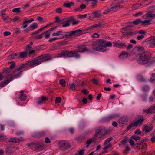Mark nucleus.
Listing matches in <instances>:
<instances>
[{
    "label": "nucleus",
    "mask_w": 155,
    "mask_h": 155,
    "mask_svg": "<svg viewBox=\"0 0 155 155\" xmlns=\"http://www.w3.org/2000/svg\"><path fill=\"white\" fill-rule=\"evenodd\" d=\"M92 49L97 51L104 52L106 50L105 41L103 39H100L94 42L92 45Z\"/></svg>",
    "instance_id": "nucleus-1"
},
{
    "label": "nucleus",
    "mask_w": 155,
    "mask_h": 155,
    "mask_svg": "<svg viewBox=\"0 0 155 155\" xmlns=\"http://www.w3.org/2000/svg\"><path fill=\"white\" fill-rule=\"evenodd\" d=\"M151 58V54H143L140 55L137 59V63L144 65L148 63L150 58Z\"/></svg>",
    "instance_id": "nucleus-2"
},
{
    "label": "nucleus",
    "mask_w": 155,
    "mask_h": 155,
    "mask_svg": "<svg viewBox=\"0 0 155 155\" xmlns=\"http://www.w3.org/2000/svg\"><path fill=\"white\" fill-rule=\"evenodd\" d=\"M107 131V129L105 127L103 126L99 127L95 130V133L94 135V140L95 141L98 135L104 136L106 135Z\"/></svg>",
    "instance_id": "nucleus-3"
},
{
    "label": "nucleus",
    "mask_w": 155,
    "mask_h": 155,
    "mask_svg": "<svg viewBox=\"0 0 155 155\" xmlns=\"http://www.w3.org/2000/svg\"><path fill=\"white\" fill-rule=\"evenodd\" d=\"M50 59V58H47L46 59H42L41 60H39L36 58H34L33 60L28 61V64L30 67H34L37 66L41 64L42 62H44L48 61Z\"/></svg>",
    "instance_id": "nucleus-4"
},
{
    "label": "nucleus",
    "mask_w": 155,
    "mask_h": 155,
    "mask_svg": "<svg viewBox=\"0 0 155 155\" xmlns=\"http://www.w3.org/2000/svg\"><path fill=\"white\" fill-rule=\"evenodd\" d=\"M133 27V26L131 25H127L126 27L122 28V30L125 31L124 32H123V36L126 35H134L133 32H131L132 29L130 28Z\"/></svg>",
    "instance_id": "nucleus-5"
},
{
    "label": "nucleus",
    "mask_w": 155,
    "mask_h": 155,
    "mask_svg": "<svg viewBox=\"0 0 155 155\" xmlns=\"http://www.w3.org/2000/svg\"><path fill=\"white\" fill-rule=\"evenodd\" d=\"M143 116L142 115H139L135 118L136 121L134 123V126H137L139 124L141 125L143 122L144 120Z\"/></svg>",
    "instance_id": "nucleus-6"
},
{
    "label": "nucleus",
    "mask_w": 155,
    "mask_h": 155,
    "mask_svg": "<svg viewBox=\"0 0 155 155\" xmlns=\"http://www.w3.org/2000/svg\"><path fill=\"white\" fill-rule=\"evenodd\" d=\"M58 145L60 148H63L65 150L69 149L70 146L67 142L65 141H59L58 143Z\"/></svg>",
    "instance_id": "nucleus-7"
},
{
    "label": "nucleus",
    "mask_w": 155,
    "mask_h": 155,
    "mask_svg": "<svg viewBox=\"0 0 155 155\" xmlns=\"http://www.w3.org/2000/svg\"><path fill=\"white\" fill-rule=\"evenodd\" d=\"M134 53L136 54H143L144 52V48L143 47H136L133 50Z\"/></svg>",
    "instance_id": "nucleus-8"
},
{
    "label": "nucleus",
    "mask_w": 155,
    "mask_h": 155,
    "mask_svg": "<svg viewBox=\"0 0 155 155\" xmlns=\"http://www.w3.org/2000/svg\"><path fill=\"white\" fill-rule=\"evenodd\" d=\"M67 56L68 57H74L77 58L80 57V55L77 53V51H71L68 52L67 54Z\"/></svg>",
    "instance_id": "nucleus-9"
},
{
    "label": "nucleus",
    "mask_w": 155,
    "mask_h": 155,
    "mask_svg": "<svg viewBox=\"0 0 155 155\" xmlns=\"http://www.w3.org/2000/svg\"><path fill=\"white\" fill-rule=\"evenodd\" d=\"M118 117V115H110L104 118L103 119V120L104 122H107L117 117Z\"/></svg>",
    "instance_id": "nucleus-10"
},
{
    "label": "nucleus",
    "mask_w": 155,
    "mask_h": 155,
    "mask_svg": "<svg viewBox=\"0 0 155 155\" xmlns=\"http://www.w3.org/2000/svg\"><path fill=\"white\" fill-rule=\"evenodd\" d=\"M114 44V46L119 48H124L126 47V46L125 43H118L117 42H113Z\"/></svg>",
    "instance_id": "nucleus-11"
},
{
    "label": "nucleus",
    "mask_w": 155,
    "mask_h": 155,
    "mask_svg": "<svg viewBox=\"0 0 155 155\" xmlns=\"http://www.w3.org/2000/svg\"><path fill=\"white\" fill-rule=\"evenodd\" d=\"M45 135V133L44 131L38 132L35 133L33 136L35 138H39L44 137Z\"/></svg>",
    "instance_id": "nucleus-12"
},
{
    "label": "nucleus",
    "mask_w": 155,
    "mask_h": 155,
    "mask_svg": "<svg viewBox=\"0 0 155 155\" xmlns=\"http://www.w3.org/2000/svg\"><path fill=\"white\" fill-rule=\"evenodd\" d=\"M28 64V63H27L22 64L18 68H15L14 71V72H18L22 69L27 68V65Z\"/></svg>",
    "instance_id": "nucleus-13"
},
{
    "label": "nucleus",
    "mask_w": 155,
    "mask_h": 155,
    "mask_svg": "<svg viewBox=\"0 0 155 155\" xmlns=\"http://www.w3.org/2000/svg\"><path fill=\"white\" fill-rule=\"evenodd\" d=\"M77 53L78 52L83 53L85 51H89L91 52V51L90 50H89L86 47H83L82 46H79L78 47V50L77 51Z\"/></svg>",
    "instance_id": "nucleus-14"
},
{
    "label": "nucleus",
    "mask_w": 155,
    "mask_h": 155,
    "mask_svg": "<svg viewBox=\"0 0 155 155\" xmlns=\"http://www.w3.org/2000/svg\"><path fill=\"white\" fill-rule=\"evenodd\" d=\"M127 121L128 120L127 117H124L121 118L119 119L118 122L120 124H124L126 125Z\"/></svg>",
    "instance_id": "nucleus-15"
},
{
    "label": "nucleus",
    "mask_w": 155,
    "mask_h": 155,
    "mask_svg": "<svg viewBox=\"0 0 155 155\" xmlns=\"http://www.w3.org/2000/svg\"><path fill=\"white\" fill-rule=\"evenodd\" d=\"M92 14L94 15V18H99L101 17V14L100 11L96 10L94 11Z\"/></svg>",
    "instance_id": "nucleus-16"
},
{
    "label": "nucleus",
    "mask_w": 155,
    "mask_h": 155,
    "mask_svg": "<svg viewBox=\"0 0 155 155\" xmlns=\"http://www.w3.org/2000/svg\"><path fill=\"white\" fill-rule=\"evenodd\" d=\"M18 71V72H14V71L13 72L14 74L13 75L11 76V78L13 79L15 78L19 77L22 74V71Z\"/></svg>",
    "instance_id": "nucleus-17"
},
{
    "label": "nucleus",
    "mask_w": 155,
    "mask_h": 155,
    "mask_svg": "<svg viewBox=\"0 0 155 155\" xmlns=\"http://www.w3.org/2000/svg\"><path fill=\"white\" fill-rule=\"evenodd\" d=\"M123 3L122 1L118 2L117 3H115L114 2L113 3V4L114 5V9L116 10L117 8L120 9V8H123V6L120 5H119L121 3Z\"/></svg>",
    "instance_id": "nucleus-18"
},
{
    "label": "nucleus",
    "mask_w": 155,
    "mask_h": 155,
    "mask_svg": "<svg viewBox=\"0 0 155 155\" xmlns=\"http://www.w3.org/2000/svg\"><path fill=\"white\" fill-rule=\"evenodd\" d=\"M144 131L146 132H149L153 128V126H149L147 125H144Z\"/></svg>",
    "instance_id": "nucleus-19"
},
{
    "label": "nucleus",
    "mask_w": 155,
    "mask_h": 155,
    "mask_svg": "<svg viewBox=\"0 0 155 155\" xmlns=\"http://www.w3.org/2000/svg\"><path fill=\"white\" fill-rule=\"evenodd\" d=\"M82 30L80 29H78L77 30H74L73 31H71V35L73 36H75L76 35H80V32H81Z\"/></svg>",
    "instance_id": "nucleus-20"
},
{
    "label": "nucleus",
    "mask_w": 155,
    "mask_h": 155,
    "mask_svg": "<svg viewBox=\"0 0 155 155\" xmlns=\"http://www.w3.org/2000/svg\"><path fill=\"white\" fill-rule=\"evenodd\" d=\"M105 22L103 20H101L98 24L94 25V27L95 28H99L101 27L102 26L105 25Z\"/></svg>",
    "instance_id": "nucleus-21"
},
{
    "label": "nucleus",
    "mask_w": 155,
    "mask_h": 155,
    "mask_svg": "<svg viewBox=\"0 0 155 155\" xmlns=\"http://www.w3.org/2000/svg\"><path fill=\"white\" fill-rule=\"evenodd\" d=\"M128 56V53L125 51H123L119 55V57L121 59L127 58Z\"/></svg>",
    "instance_id": "nucleus-22"
},
{
    "label": "nucleus",
    "mask_w": 155,
    "mask_h": 155,
    "mask_svg": "<svg viewBox=\"0 0 155 155\" xmlns=\"http://www.w3.org/2000/svg\"><path fill=\"white\" fill-rule=\"evenodd\" d=\"M146 15L147 18H155V14H153L150 12L146 13Z\"/></svg>",
    "instance_id": "nucleus-23"
},
{
    "label": "nucleus",
    "mask_w": 155,
    "mask_h": 155,
    "mask_svg": "<svg viewBox=\"0 0 155 155\" xmlns=\"http://www.w3.org/2000/svg\"><path fill=\"white\" fill-rule=\"evenodd\" d=\"M61 26L63 28L69 26L70 25V23L68 22L67 20L62 22L61 23Z\"/></svg>",
    "instance_id": "nucleus-24"
},
{
    "label": "nucleus",
    "mask_w": 155,
    "mask_h": 155,
    "mask_svg": "<svg viewBox=\"0 0 155 155\" xmlns=\"http://www.w3.org/2000/svg\"><path fill=\"white\" fill-rule=\"evenodd\" d=\"M21 94L19 96V99L21 101H24L26 98V94L23 93V91H22L20 92Z\"/></svg>",
    "instance_id": "nucleus-25"
},
{
    "label": "nucleus",
    "mask_w": 155,
    "mask_h": 155,
    "mask_svg": "<svg viewBox=\"0 0 155 155\" xmlns=\"http://www.w3.org/2000/svg\"><path fill=\"white\" fill-rule=\"evenodd\" d=\"M137 78L138 80L140 82H145L146 81L145 79L141 75H137Z\"/></svg>",
    "instance_id": "nucleus-26"
},
{
    "label": "nucleus",
    "mask_w": 155,
    "mask_h": 155,
    "mask_svg": "<svg viewBox=\"0 0 155 155\" xmlns=\"http://www.w3.org/2000/svg\"><path fill=\"white\" fill-rule=\"evenodd\" d=\"M38 27V24L37 23H33L31 25L29 26L30 29L29 30H33L35 28H37Z\"/></svg>",
    "instance_id": "nucleus-27"
},
{
    "label": "nucleus",
    "mask_w": 155,
    "mask_h": 155,
    "mask_svg": "<svg viewBox=\"0 0 155 155\" xmlns=\"http://www.w3.org/2000/svg\"><path fill=\"white\" fill-rule=\"evenodd\" d=\"M74 5V3L73 2H71L69 3H64L63 6L64 7H67L68 8H70L71 6Z\"/></svg>",
    "instance_id": "nucleus-28"
},
{
    "label": "nucleus",
    "mask_w": 155,
    "mask_h": 155,
    "mask_svg": "<svg viewBox=\"0 0 155 155\" xmlns=\"http://www.w3.org/2000/svg\"><path fill=\"white\" fill-rule=\"evenodd\" d=\"M20 141V140L19 139H17L15 138H10L8 140V141L9 142H12L13 143H17Z\"/></svg>",
    "instance_id": "nucleus-29"
},
{
    "label": "nucleus",
    "mask_w": 155,
    "mask_h": 155,
    "mask_svg": "<svg viewBox=\"0 0 155 155\" xmlns=\"http://www.w3.org/2000/svg\"><path fill=\"white\" fill-rule=\"evenodd\" d=\"M150 61H149L148 63L150 64H153L155 63V57H152V54H151V58H150Z\"/></svg>",
    "instance_id": "nucleus-30"
},
{
    "label": "nucleus",
    "mask_w": 155,
    "mask_h": 155,
    "mask_svg": "<svg viewBox=\"0 0 155 155\" xmlns=\"http://www.w3.org/2000/svg\"><path fill=\"white\" fill-rule=\"evenodd\" d=\"M76 87L77 85L73 83L69 84V88L73 91L75 89V88Z\"/></svg>",
    "instance_id": "nucleus-31"
},
{
    "label": "nucleus",
    "mask_w": 155,
    "mask_h": 155,
    "mask_svg": "<svg viewBox=\"0 0 155 155\" xmlns=\"http://www.w3.org/2000/svg\"><path fill=\"white\" fill-rule=\"evenodd\" d=\"M28 52L27 51L21 52L20 54L19 57L21 58H23L26 57L27 56Z\"/></svg>",
    "instance_id": "nucleus-32"
},
{
    "label": "nucleus",
    "mask_w": 155,
    "mask_h": 155,
    "mask_svg": "<svg viewBox=\"0 0 155 155\" xmlns=\"http://www.w3.org/2000/svg\"><path fill=\"white\" fill-rule=\"evenodd\" d=\"M66 34H65L64 36H62V37L60 38H64L66 37H70L72 36L71 34V32H66Z\"/></svg>",
    "instance_id": "nucleus-33"
},
{
    "label": "nucleus",
    "mask_w": 155,
    "mask_h": 155,
    "mask_svg": "<svg viewBox=\"0 0 155 155\" xmlns=\"http://www.w3.org/2000/svg\"><path fill=\"white\" fill-rule=\"evenodd\" d=\"M17 55L18 54L16 53L12 54L8 56V58L11 60L14 59L15 58Z\"/></svg>",
    "instance_id": "nucleus-34"
},
{
    "label": "nucleus",
    "mask_w": 155,
    "mask_h": 155,
    "mask_svg": "<svg viewBox=\"0 0 155 155\" xmlns=\"http://www.w3.org/2000/svg\"><path fill=\"white\" fill-rule=\"evenodd\" d=\"M2 19L4 20V21H5L7 23H9L11 21V19L9 18L8 16H7L6 17H5L2 16Z\"/></svg>",
    "instance_id": "nucleus-35"
},
{
    "label": "nucleus",
    "mask_w": 155,
    "mask_h": 155,
    "mask_svg": "<svg viewBox=\"0 0 155 155\" xmlns=\"http://www.w3.org/2000/svg\"><path fill=\"white\" fill-rule=\"evenodd\" d=\"M155 39V38L153 37H150L149 38L147 39H146L145 40V42H153L154 41V40Z\"/></svg>",
    "instance_id": "nucleus-36"
},
{
    "label": "nucleus",
    "mask_w": 155,
    "mask_h": 155,
    "mask_svg": "<svg viewBox=\"0 0 155 155\" xmlns=\"http://www.w3.org/2000/svg\"><path fill=\"white\" fill-rule=\"evenodd\" d=\"M142 21L140 19H137L134 21L133 22V23L135 25H137L141 23Z\"/></svg>",
    "instance_id": "nucleus-37"
},
{
    "label": "nucleus",
    "mask_w": 155,
    "mask_h": 155,
    "mask_svg": "<svg viewBox=\"0 0 155 155\" xmlns=\"http://www.w3.org/2000/svg\"><path fill=\"white\" fill-rule=\"evenodd\" d=\"M128 140V137H125L124 139L121 141V143L123 145H125Z\"/></svg>",
    "instance_id": "nucleus-38"
},
{
    "label": "nucleus",
    "mask_w": 155,
    "mask_h": 155,
    "mask_svg": "<svg viewBox=\"0 0 155 155\" xmlns=\"http://www.w3.org/2000/svg\"><path fill=\"white\" fill-rule=\"evenodd\" d=\"M64 20V18L62 19H61L58 16H56L55 17V21L53 22L54 23H59L61 21H63Z\"/></svg>",
    "instance_id": "nucleus-39"
},
{
    "label": "nucleus",
    "mask_w": 155,
    "mask_h": 155,
    "mask_svg": "<svg viewBox=\"0 0 155 155\" xmlns=\"http://www.w3.org/2000/svg\"><path fill=\"white\" fill-rule=\"evenodd\" d=\"M141 24L143 25H150V20L147 19L141 22Z\"/></svg>",
    "instance_id": "nucleus-40"
},
{
    "label": "nucleus",
    "mask_w": 155,
    "mask_h": 155,
    "mask_svg": "<svg viewBox=\"0 0 155 155\" xmlns=\"http://www.w3.org/2000/svg\"><path fill=\"white\" fill-rule=\"evenodd\" d=\"M60 84L63 87L65 86L66 82L64 80L61 79L60 80Z\"/></svg>",
    "instance_id": "nucleus-41"
},
{
    "label": "nucleus",
    "mask_w": 155,
    "mask_h": 155,
    "mask_svg": "<svg viewBox=\"0 0 155 155\" xmlns=\"http://www.w3.org/2000/svg\"><path fill=\"white\" fill-rule=\"evenodd\" d=\"M3 73L6 74H8L10 71V69L8 68H6L3 69Z\"/></svg>",
    "instance_id": "nucleus-42"
},
{
    "label": "nucleus",
    "mask_w": 155,
    "mask_h": 155,
    "mask_svg": "<svg viewBox=\"0 0 155 155\" xmlns=\"http://www.w3.org/2000/svg\"><path fill=\"white\" fill-rule=\"evenodd\" d=\"M130 150V147L128 146H126V149L124 150L123 152V153L124 154H127L129 152Z\"/></svg>",
    "instance_id": "nucleus-43"
},
{
    "label": "nucleus",
    "mask_w": 155,
    "mask_h": 155,
    "mask_svg": "<svg viewBox=\"0 0 155 155\" xmlns=\"http://www.w3.org/2000/svg\"><path fill=\"white\" fill-rule=\"evenodd\" d=\"M112 139L113 138L111 137L108 138L105 141V142L104 143V145H106L110 141H111Z\"/></svg>",
    "instance_id": "nucleus-44"
},
{
    "label": "nucleus",
    "mask_w": 155,
    "mask_h": 155,
    "mask_svg": "<svg viewBox=\"0 0 155 155\" xmlns=\"http://www.w3.org/2000/svg\"><path fill=\"white\" fill-rule=\"evenodd\" d=\"M130 138H133L136 141L140 140V137H139L137 135L132 136L130 137Z\"/></svg>",
    "instance_id": "nucleus-45"
},
{
    "label": "nucleus",
    "mask_w": 155,
    "mask_h": 155,
    "mask_svg": "<svg viewBox=\"0 0 155 155\" xmlns=\"http://www.w3.org/2000/svg\"><path fill=\"white\" fill-rule=\"evenodd\" d=\"M67 53L66 52H64L58 55V57H65L67 55Z\"/></svg>",
    "instance_id": "nucleus-46"
},
{
    "label": "nucleus",
    "mask_w": 155,
    "mask_h": 155,
    "mask_svg": "<svg viewBox=\"0 0 155 155\" xmlns=\"http://www.w3.org/2000/svg\"><path fill=\"white\" fill-rule=\"evenodd\" d=\"M62 33V31H58L57 32L54 33L52 34V36H58Z\"/></svg>",
    "instance_id": "nucleus-47"
},
{
    "label": "nucleus",
    "mask_w": 155,
    "mask_h": 155,
    "mask_svg": "<svg viewBox=\"0 0 155 155\" xmlns=\"http://www.w3.org/2000/svg\"><path fill=\"white\" fill-rule=\"evenodd\" d=\"M128 141L130 144L131 145L132 147L134 146V145H136V144H134V141L131 139V138H130L128 140Z\"/></svg>",
    "instance_id": "nucleus-48"
},
{
    "label": "nucleus",
    "mask_w": 155,
    "mask_h": 155,
    "mask_svg": "<svg viewBox=\"0 0 155 155\" xmlns=\"http://www.w3.org/2000/svg\"><path fill=\"white\" fill-rule=\"evenodd\" d=\"M57 13L60 14L62 12V9L61 8H59L55 10Z\"/></svg>",
    "instance_id": "nucleus-49"
},
{
    "label": "nucleus",
    "mask_w": 155,
    "mask_h": 155,
    "mask_svg": "<svg viewBox=\"0 0 155 155\" xmlns=\"http://www.w3.org/2000/svg\"><path fill=\"white\" fill-rule=\"evenodd\" d=\"M32 48V47L31 45H28L25 47V50L27 51L28 50H30Z\"/></svg>",
    "instance_id": "nucleus-50"
},
{
    "label": "nucleus",
    "mask_w": 155,
    "mask_h": 155,
    "mask_svg": "<svg viewBox=\"0 0 155 155\" xmlns=\"http://www.w3.org/2000/svg\"><path fill=\"white\" fill-rule=\"evenodd\" d=\"M9 63H11V65L9 67V68L10 69H12L15 66V63L13 61L9 62Z\"/></svg>",
    "instance_id": "nucleus-51"
},
{
    "label": "nucleus",
    "mask_w": 155,
    "mask_h": 155,
    "mask_svg": "<svg viewBox=\"0 0 155 155\" xmlns=\"http://www.w3.org/2000/svg\"><path fill=\"white\" fill-rule=\"evenodd\" d=\"M149 89V86L147 85H145L143 88V91L144 92L147 91H148Z\"/></svg>",
    "instance_id": "nucleus-52"
},
{
    "label": "nucleus",
    "mask_w": 155,
    "mask_h": 155,
    "mask_svg": "<svg viewBox=\"0 0 155 155\" xmlns=\"http://www.w3.org/2000/svg\"><path fill=\"white\" fill-rule=\"evenodd\" d=\"M67 20L68 22L70 24L71 22L75 20V19L73 17L71 16L68 18Z\"/></svg>",
    "instance_id": "nucleus-53"
},
{
    "label": "nucleus",
    "mask_w": 155,
    "mask_h": 155,
    "mask_svg": "<svg viewBox=\"0 0 155 155\" xmlns=\"http://www.w3.org/2000/svg\"><path fill=\"white\" fill-rule=\"evenodd\" d=\"M20 8H15L12 10V12L18 13L20 11Z\"/></svg>",
    "instance_id": "nucleus-54"
},
{
    "label": "nucleus",
    "mask_w": 155,
    "mask_h": 155,
    "mask_svg": "<svg viewBox=\"0 0 155 155\" xmlns=\"http://www.w3.org/2000/svg\"><path fill=\"white\" fill-rule=\"evenodd\" d=\"M143 12H139L137 13L134 15V17H138L139 16L141 15H142Z\"/></svg>",
    "instance_id": "nucleus-55"
},
{
    "label": "nucleus",
    "mask_w": 155,
    "mask_h": 155,
    "mask_svg": "<svg viewBox=\"0 0 155 155\" xmlns=\"http://www.w3.org/2000/svg\"><path fill=\"white\" fill-rule=\"evenodd\" d=\"M81 92L83 93L86 94L87 95V94L89 93V91L87 90V89H83L81 90Z\"/></svg>",
    "instance_id": "nucleus-56"
},
{
    "label": "nucleus",
    "mask_w": 155,
    "mask_h": 155,
    "mask_svg": "<svg viewBox=\"0 0 155 155\" xmlns=\"http://www.w3.org/2000/svg\"><path fill=\"white\" fill-rule=\"evenodd\" d=\"M61 101V98L59 97H58L56 98L55 102L56 104H58L60 103Z\"/></svg>",
    "instance_id": "nucleus-57"
},
{
    "label": "nucleus",
    "mask_w": 155,
    "mask_h": 155,
    "mask_svg": "<svg viewBox=\"0 0 155 155\" xmlns=\"http://www.w3.org/2000/svg\"><path fill=\"white\" fill-rule=\"evenodd\" d=\"M49 31H45V32H44V34H45V37L46 38H48L50 37V34L49 33H48V32Z\"/></svg>",
    "instance_id": "nucleus-58"
},
{
    "label": "nucleus",
    "mask_w": 155,
    "mask_h": 155,
    "mask_svg": "<svg viewBox=\"0 0 155 155\" xmlns=\"http://www.w3.org/2000/svg\"><path fill=\"white\" fill-rule=\"evenodd\" d=\"M87 14H84V15H78V18H85L87 17Z\"/></svg>",
    "instance_id": "nucleus-59"
},
{
    "label": "nucleus",
    "mask_w": 155,
    "mask_h": 155,
    "mask_svg": "<svg viewBox=\"0 0 155 155\" xmlns=\"http://www.w3.org/2000/svg\"><path fill=\"white\" fill-rule=\"evenodd\" d=\"M133 126H134V122H133L131 124H130V125H129L127 127V128L126 129V130L125 131H127L128 130H129L130 129H131Z\"/></svg>",
    "instance_id": "nucleus-60"
},
{
    "label": "nucleus",
    "mask_w": 155,
    "mask_h": 155,
    "mask_svg": "<svg viewBox=\"0 0 155 155\" xmlns=\"http://www.w3.org/2000/svg\"><path fill=\"white\" fill-rule=\"evenodd\" d=\"M91 81H92L93 84H97L98 83V81L96 79H93Z\"/></svg>",
    "instance_id": "nucleus-61"
},
{
    "label": "nucleus",
    "mask_w": 155,
    "mask_h": 155,
    "mask_svg": "<svg viewBox=\"0 0 155 155\" xmlns=\"http://www.w3.org/2000/svg\"><path fill=\"white\" fill-rule=\"evenodd\" d=\"M112 146V144L110 143L108 144L104 147L103 148V150H104L107 149L108 148H110Z\"/></svg>",
    "instance_id": "nucleus-62"
},
{
    "label": "nucleus",
    "mask_w": 155,
    "mask_h": 155,
    "mask_svg": "<svg viewBox=\"0 0 155 155\" xmlns=\"http://www.w3.org/2000/svg\"><path fill=\"white\" fill-rule=\"evenodd\" d=\"M84 150H80L78 153V155H83L84 153Z\"/></svg>",
    "instance_id": "nucleus-63"
},
{
    "label": "nucleus",
    "mask_w": 155,
    "mask_h": 155,
    "mask_svg": "<svg viewBox=\"0 0 155 155\" xmlns=\"http://www.w3.org/2000/svg\"><path fill=\"white\" fill-rule=\"evenodd\" d=\"M151 80L152 81H155V73H153L151 76Z\"/></svg>",
    "instance_id": "nucleus-64"
}]
</instances>
